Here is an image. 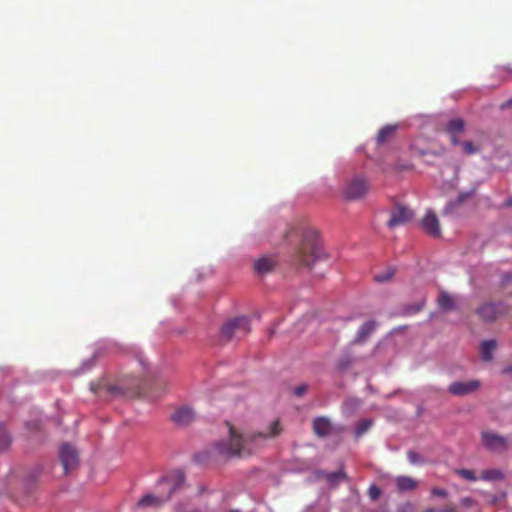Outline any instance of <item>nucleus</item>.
I'll use <instances>...</instances> for the list:
<instances>
[{
  "instance_id": "5fc2aeb1",
  "label": "nucleus",
  "mask_w": 512,
  "mask_h": 512,
  "mask_svg": "<svg viewBox=\"0 0 512 512\" xmlns=\"http://www.w3.org/2000/svg\"><path fill=\"white\" fill-rule=\"evenodd\" d=\"M229 512H241V511L238 509H233V510H230Z\"/></svg>"
},
{
  "instance_id": "603ef678",
  "label": "nucleus",
  "mask_w": 512,
  "mask_h": 512,
  "mask_svg": "<svg viewBox=\"0 0 512 512\" xmlns=\"http://www.w3.org/2000/svg\"><path fill=\"white\" fill-rule=\"evenodd\" d=\"M139 362H140V364H141L143 367H146V363H145V361H144L143 356H139Z\"/></svg>"
},
{
  "instance_id": "aec40b11",
  "label": "nucleus",
  "mask_w": 512,
  "mask_h": 512,
  "mask_svg": "<svg viewBox=\"0 0 512 512\" xmlns=\"http://www.w3.org/2000/svg\"><path fill=\"white\" fill-rule=\"evenodd\" d=\"M437 303L438 306L445 311H451L456 308V298L445 291L440 292Z\"/></svg>"
},
{
  "instance_id": "3c124183",
  "label": "nucleus",
  "mask_w": 512,
  "mask_h": 512,
  "mask_svg": "<svg viewBox=\"0 0 512 512\" xmlns=\"http://www.w3.org/2000/svg\"><path fill=\"white\" fill-rule=\"evenodd\" d=\"M185 331H186V329L181 328V329H176V330H174V333H176L177 335H181V334H183Z\"/></svg>"
},
{
  "instance_id": "4468645a",
  "label": "nucleus",
  "mask_w": 512,
  "mask_h": 512,
  "mask_svg": "<svg viewBox=\"0 0 512 512\" xmlns=\"http://www.w3.org/2000/svg\"><path fill=\"white\" fill-rule=\"evenodd\" d=\"M423 231L433 238L441 235L440 224L437 216L433 212H427L420 222Z\"/></svg>"
},
{
  "instance_id": "6e6d98bb",
  "label": "nucleus",
  "mask_w": 512,
  "mask_h": 512,
  "mask_svg": "<svg viewBox=\"0 0 512 512\" xmlns=\"http://www.w3.org/2000/svg\"><path fill=\"white\" fill-rule=\"evenodd\" d=\"M235 320L240 321V320H245V319L244 318H236Z\"/></svg>"
},
{
  "instance_id": "9d476101",
  "label": "nucleus",
  "mask_w": 512,
  "mask_h": 512,
  "mask_svg": "<svg viewBox=\"0 0 512 512\" xmlns=\"http://www.w3.org/2000/svg\"><path fill=\"white\" fill-rule=\"evenodd\" d=\"M59 454L65 473H68L78 465V452L72 445L64 443L60 448Z\"/></svg>"
},
{
  "instance_id": "13d9d810",
  "label": "nucleus",
  "mask_w": 512,
  "mask_h": 512,
  "mask_svg": "<svg viewBox=\"0 0 512 512\" xmlns=\"http://www.w3.org/2000/svg\"><path fill=\"white\" fill-rule=\"evenodd\" d=\"M191 512H201L200 510L196 509V510H193Z\"/></svg>"
},
{
  "instance_id": "5701e85b",
  "label": "nucleus",
  "mask_w": 512,
  "mask_h": 512,
  "mask_svg": "<svg viewBox=\"0 0 512 512\" xmlns=\"http://www.w3.org/2000/svg\"><path fill=\"white\" fill-rule=\"evenodd\" d=\"M496 341L493 339L484 340L480 344L481 359L489 362L493 358V351L496 348Z\"/></svg>"
},
{
  "instance_id": "a211bd4d",
  "label": "nucleus",
  "mask_w": 512,
  "mask_h": 512,
  "mask_svg": "<svg viewBox=\"0 0 512 512\" xmlns=\"http://www.w3.org/2000/svg\"><path fill=\"white\" fill-rule=\"evenodd\" d=\"M397 125H386L381 128L376 136L377 145H383L392 140L396 134Z\"/></svg>"
},
{
  "instance_id": "a18cd8bd",
  "label": "nucleus",
  "mask_w": 512,
  "mask_h": 512,
  "mask_svg": "<svg viewBox=\"0 0 512 512\" xmlns=\"http://www.w3.org/2000/svg\"><path fill=\"white\" fill-rule=\"evenodd\" d=\"M277 325H273L272 327L268 328V334L269 336H272L276 332Z\"/></svg>"
},
{
  "instance_id": "6ab92c4d",
  "label": "nucleus",
  "mask_w": 512,
  "mask_h": 512,
  "mask_svg": "<svg viewBox=\"0 0 512 512\" xmlns=\"http://www.w3.org/2000/svg\"><path fill=\"white\" fill-rule=\"evenodd\" d=\"M395 484L399 492L412 491L417 487V481L410 476L396 477Z\"/></svg>"
},
{
  "instance_id": "473e14b6",
  "label": "nucleus",
  "mask_w": 512,
  "mask_h": 512,
  "mask_svg": "<svg viewBox=\"0 0 512 512\" xmlns=\"http://www.w3.org/2000/svg\"><path fill=\"white\" fill-rule=\"evenodd\" d=\"M393 275H394V270L389 269L386 272L375 274L374 279H375V281H377L379 283H383V282L390 280L393 277Z\"/></svg>"
},
{
  "instance_id": "ea45409f",
  "label": "nucleus",
  "mask_w": 512,
  "mask_h": 512,
  "mask_svg": "<svg viewBox=\"0 0 512 512\" xmlns=\"http://www.w3.org/2000/svg\"><path fill=\"white\" fill-rule=\"evenodd\" d=\"M327 475H328V472L327 471H324V470H317L315 472V476L318 478V479H325L327 478Z\"/></svg>"
},
{
  "instance_id": "f8f14e48",
  "label": "nucleus",
  "mask_w": 512,
  "mask_h": 512,
  "mask_svg": "<svg viewBox=\"0 0 512 512\" xmlns=\"http://www.w3.org/2000/svg\"><path fill=\"white\" fill-rule=\"evenodd\" d=\"M248 324L249 322H225L220 329L221 339L228 341L237 333L246 334L250 329Z\"/></svg>"
},
{
  "instance_id": "c9c22d12",
  "label": "nucleus",
  "mask_w": 512,
  "mask_h": 512,
  "mask_svg": "<svg viewBox=\"0 0 512 512\" xmlns=\"http://www.w3.org/2000/svg\"><path fill=\"white\" fill-rule=\"evenodd\" d=\"M308 391V385L303 383L294 388L293 394L296 397H302Z\"/></svg>"
},
{
  "instance_id": "a19ab883",
  "label": "nucleus",
  "mask_w": 512,
  "mask_h": 512,
  "mask_svg": "<svg viewBox=\"0 0 512 512\" xmlns=\"http://www.w3.org/2000/svg\"><path fill=\"white\" fill-rule=\"evenodd\" d=\"M27 427L32 430L40 429V423L38 421H33L31 423H27Z\"/></svg>"
},
{
  "instance_id": "7c9ffc66",
  "label": "nucleus",
  "mask_w": 512,
  "mask_h": 512,
  "mask_svg": "<svg viewBox=\"0 0 512 512\" xmlns=\"http://www.w3.org/2000/svg\"><path fill=\"white\" fill-rule=\"evenodd\" d=\"M456 473L459 476H461L462 478H464L465 480H468V481H476L477 480V477L473 470L463 468V469L456 470Z\"/></svg>"
},
{
  "instance_id": "1a4fd4ad",
  "label": "nucleus",
  "mask_w": 512,
  "mask_h": 512,
  "mask_svg": "<svg viewBox=\"0 0 512 512\" xmlns=\"http://www.w3.org/2000/svg\"><path fill=\"white\" fill-rule=\"evenodd\" d=\"M481 441L486 449L492 452H505L508 449V440L494 432L484 431L481 433Z\"/></svg>"
},
{
  "instance_id": "bb28decb",
  "label": "nucleus",
  "mask_w": 512,
  "mask_h": 512,
  "mask_svg": "<svg viewBox=\"0 0 512 512\" xmlns=\"http://www.w3.org/2000/svg\"><path fill=\"white\" fill-rule=\"evenodd\" d=\"M373 425V420L366 418L360 420L355 428H354V435L356 438H360L363 434H365Z\"/></svg>"
},
{
  "instance_id": "7ed1b4c3",
  "label": "nucleus",
  "mask_w": 512,
  "mask_h": 512,
  "mask_svg": "<svg viewBox=\"0 0 512 512\" xmlns=\"http://www.w3.org/2000/svg\"><path fill=\"white\" fill-rule=\"evenodd\" d=\"M321 243L318 233L313 228L303 231L302 242L298 251V262L303 266H311L320 256Z\"/></svg>"
},
{
  "instance_id": "f257e3e1",
  "label": "nucleus",
  "mask_w": 512,
  "mask_h": 512,
  "mask_svg": "<svg viewBox=\"0 0 512 512\" xmlns=\"http://www.w3.org/2000/svg\"><path fill=\"white\" fill-rule=\"evenodd\" d=\"M229 439L220 440L215 443L216 450L225 456H247L250 455L260 443L263 441L276 437L281 432L280 423L278 420L273 421L267 431L251 433L242 435L237 433L233 426L228 424Z\"/></svg>"
},
{
  "instance_id": "20e7f679",
  "label": "nucleus",
  "mask_w": 512,
  "mask_h": 512,
  "mask_svg": "<svg viewBox=\"0 0 512 512\" xmlns=\"http://www.w3.org/2000/svg\"><path fill=\"white\" fill-rule=\"evenodd\" d=\"M183 482L184 475L182 473L179 474L177 481L173 483L167 477L161 478L158 481V485L167 486L168 493L165 496H155L152 494H146L138 501V506L142 508L150 506L160 507L163 503L170 499L171 495L183 484Z\"/></svg>"
},
{
  "instance_id": "393cba45",
  "label": "nucleus",
  "mask_w": 512,
  "mask_h": 512,
  "mask_svg": "<svg viewBox=\"0 0 512 512\" xmlns=\"http://www.w3.org/2000/svg\"><path fill=\"white\" fill-rule=\"evenodd\" d=\"M348 479L346 472L343 467H341L338 471L328 472L326 481L332 487H337L341 481H345Z\"/></svg>"
},
{
  "instance_id": "c85d7f7f",
  "label": "nucleus",
  "mask_w": 512,
  "mask_h": 512,
  "mask_svg": "<svg viewBox=\"0 0 512 512\" xmlns=\"http://www.w3.org/2000/svg\"><path fill=\"white\" fill-rule=\"evenodd\" d=\"M504 474L498 469H489L482 472L481 479L485 481H497L502 480Z\"/></svg>"
},
{
  "instance_id": "49530a36",
  "label": "nucleus",
  "mask_w": 512,
  "mask_h": 512,
  "mask_svg": "<svg viewBox=\"0 0 512 512\" xmlns=\"http://www.w3.org/2000/svg\"><path fill=\"white\" fill-rule=\"evenodd\" d=\"M503 373L505 374H508V375H512V364L507 366L504 370H503Z\"/></svg>"
},
{
  "instance_id": "c756f323",
  "label": "nucleus",
  "mask_w": 512,
  "mask_h": 512,
  "mask_svg": "<svg viewBox=\"0 0 512 512\" xmlns=\"http://www.w3.org/2000/svg\"><path fill=\"white\" fill-rule=\"evenodd\" d=\"M408 460L413 465H421L424 463V458L414 450H409L407 452Z\"/></svg>"
},
{
  "instance_id": "ddd939ff",
  "label": "nucleus",
  "mask_w": 512,
  "mask_h": 512,
  "mask_svg": "<svg viewBox=\"0 0 512 512\" xmlns=\"http://www.w3.org/2000/svg\"><path fill=\"white\" fill-rule=\"evenodd\" d=\"M125 395V388L118 385H110L98 381V399L106 401L119 399Z\"/></svg>"
},
{
  "instance_id": "b1692460",
  "label": "nucleus",
  "mask_w": 512,
  "mask_h": 512,
  "mask_svg": "<svg viewBox=\"0 0 512 512\" xmlns=\"http://www.w3.org/2000/svg\"><path fill=\"white\" fill-rule=\"evenodd\" d=\"M374 330V322H364L363 325L359 328L357 332V336L351 342L352 345H357L363 343L367 336Z\"/></svg>"
},
{
  "instance_id": "09e8293b",
  "label": "nucleus",
  "mask_w": 512,
  "mask_h": 512,
  "mask_svg": "<svg viewBox=\"0 0 512 512\" xmlns=\"http://www.w3.org/2000/svg\"><path fill=\"white\" fill-rule=\"evenodd\" d=\"M504 205L507 207H512V196L505 201Z\"/></svg>"
},
{
  "instance_id": "c03bdc74",
  "label": "nucleus",
  "mask_w": 512,
  "mask_h": 512,
  "mask_svg": "<svg viewBox=\"0 0 512 512\" xmlns=\"http://www.w3.org/2000/svg\"><path fill=\"white\" fill-rule=\"evenodd\" d=\"M469 196H470V193H467V194H461V195H459V196H458L457 201H458L459 203H461V202H463L466 198H468Z\"/></svg>"
},
{
  "instance_id": "f704fd0d",
  "label": "nucleus",
  "mask_w": 512,
  "mask_h": 512,
  "mask_svg": "<svg viewBox=\"0 0 512 512\" xmlns=\"http://www.w3.org/2000/svg\"><path fill=\"white\" fill-rule=\"evenodd\" d=\"M396 512H415V506L411 502H405L397 507Z\"/></svg>"
},
{
  "instance_id": "4be33fe9",
  "label": "nucleus",
  "mask_w": 512,
  "mask_h": 512,
  "mask_svg": "<svg viewBox=\"0 0 512 512\" xmlns=\"http://www.w3.org/2000/svg\"><path fill=\"white\" fill-rule=\"evenodd\" d=\"M274 267V261L270 257H261L254 262V271L259 275L270 272Z\"/></svg>"
},
{
  "instance_id": "58836bf2",
  "label": "nucleus",
  "mask_w": 512,
  "mask_h": 512,
  "mask_svg": "<svg viewBox=\"0 0 512 512\" xmlns=\"http://www.w3.org/2000/svg\"><path fill=\"white\" fill-rule=\"evenodd\" d=\"M461 504L465 507H470L473 504V499L471 497H463L461 499Z\"/></svg>"
},
{
  "instance_id": "dca6fc26",
  "label": "nucleus",
  "mask_w": 512,
  "mask_h": 512,
  "mask_svg": "<svg viewBox=\"0 0 512 512\" xmlns=\"http://www.w3.org/2000/svg\"><path fill=\"white\" fill-rule=\"evenodd\" d=\"M171 419L179 426H187L195 419V412L189 407H181L173 413Z\"/></svg>"
},
{
  "instance_id": "39448f33",
  "label": "nucleus",
  "mask_w": 512,
  "mask_h": 512,
  "mask_svg": "<svg viewBox=\"0 0 512 512\" xmlns=\"http://www.w3.org/2000/svg\"><path fill=\"white\" fill-rule=\"evenodd\" d=\"M370 189V184L364 176H355L347 181L344 188V196L349 200H357L364 197Z\"/></svg>"
},
{
  "instance_id": "8fccbe9b",
  "label": "nucleus",
  "mask_w": 512,
  "mask_h": 512,
  "mask_svg": "<svg viewBox=\"0 0 512 512\" xmlns=\"http://www.w3.org/2000/svg\"><path fill=\"white\" fill-rule=\"evenodd\" d=\"M302 307H303V308L308 307V303H306V302H301V303H299V304L296 306V308H298V309H301Z\"/></svg>"
},
{
  "instance_id": "37998d69",
  "label": "nucleus",
  "mask_w": 512,
  "mask_h": 512,
  "mask_svg": "<svg viewBox=\"0 0 512 512\" xmlns=\"http://www.w3.org/2000/svg\"><path fill=\"white\" fill-rule=\"evenodd\" d=\"M206 458V454H196L194 455V461L197 463H202Z\"/></svg>"
},
{
  "instance_id": "423d86ee",
  "label": "nucleus",
  "mask_w": 512,
  "mask_h": 512,
  "mask_svg": "<svg viewBox=\"0 0 512 512\" xmlns=\"http://www.w3.org/2000/svg\"><path fill=\"white\" fill-rule=\"evenodd\" d=\"M508 307L503 302H487L477 309V315L483 320H496L506 315Z\"/></svg>"
},
{
  "instance_id": "6e6552de",
  "label": "nucleus",
  "mask_w": 512,
  "mask_h": 512,
  "mask_svg": "<svg viewBox=\"0 0 512 512\" xmlns=\"http://www.w3.org/2000/svg\"><path fill=\"white\" fill-rule=\"evenodd\" d=\"M355 345H352L351 343L346 347V349L343 351L342 355L339 357L337 361V369L340 372H346L348 371L353 365L362 362L367 359L366 356L357 354L354 351Z\"/></svg>"
},
{
  "instance_id": "412c9836",
  "label": "nucleus",
  "mask_w": 512,
  "mask_h": 512,
  "mask_svg": "<svg viewBox=\"0 0 512 512\" xmlns=\"http://www.w3.org/2000/svg\"><path fill=\"white\" fill-rule=\"evenodd\" d=\"M362 401L356 397L346 398L342 404V412L345 416L354 415L360 408Z\"/></svg>"
},
{
  "instance_id": "f3484780",
  "label": "nucleus",
  "mask_w": 512,
  "mask_h": 512,
  "mask_svg": "<svg viewBox=\"0 0 512 512\" xmlns=\"http://www.w3.org/2000/svg\"><path fill=\"white\" fill-rule=\"evenodd\" d=\"M426 304V297L424 295L419 296L413 303L405 304L401 308L400 316L411 317L423 310Z\"/></svg>"
},
{
  "instance_id": "e433bc0d",
  "label": "nucleus",
  "mask_w": 512,
  "mask_h": 512,
  "mask_svg": "<svg viewBox=\"0 0 512 512\" xmlns=\"http://www.w3.org/2000/svg\"><path fill=\"white\" fill-rule=\"evenodd\" d=\"M431 493H432V495H434V496L442 497V498H445V497H447V496H448V492H447V490H445V489H443V488H438V487H434V488H432Z\"/></svg>"
},
{
  "instance_id": "864d4df0",
  "label": "nucleus",
  "mask_w": 512,
  "mask_h": 512,
  "mask_svg": "<svg viewBox=\"0 0 512 512\" xmlns=\"http://www.w3.org/2000/svg\"><path fill=\"white\" fill-rule=\"evenodd\" d=\"M422 412H423V408L422 407H418L417 415L419 416Z\"/></svg>"
},
{
  "instance_id": "cd10ccee",
  "label": "nucleus",
  "mask_w": 512,
  "mask_h": 512,
  "mask_svg": "<svg viewBox=\"0 0 512 512\" xmlns=\"http://www.w3.org/2000/svg\"><path fill=\"white\" fill-rule=\"evenodd\" d=\"M11 436L5 425L0 423V452L6 451L11 445Z\"/></svg>"
},
{
  "instance_id": "9b49d317",
  "label": "nucleus",
  "mask_w": 512,
  "mask_h": 512,
  "mask_svg": "<svg viewBox=\"0 0 512 512\" xmlns=\"http://www.w3.org/2000/svg\"><path fill=\"white\" fill-rule=\"evenodd\" d=\"M479 387L480 382L478 380L455 381L448 386L447 391L454 396H465L474 393Z\"/></svg>"
},
{
  "instance_id": "a878e982",
  "label": "nucleus",
  "mask_w": 512,
  "mask_h": 512,
  "mask_svg": "<svg viewBox=\"0 0 512 512\" xmlns=\"http://www.w3.org/2000/svg\"><path fill=\"white\" fill-rule=\"evenodd\" d=\"M464 128V121L461 118H454L447 122L445 130L448 134H461Z\"/></svg>"
},
{
  "instance_id": "4c0bfd02",
  "label": "nucleus",
  "mask_w": 512,
  "mask_h": 512,
  "mask_svg": "<svg viewBox=\"0 0 512 512\" xmlns=\"http://www.w3.org/2000/svg\"><path fill=\"white\" fill-rule=\"evenodd\" d=\"M457 508L455 506L447 507L445 509H435L429 508L425 512H456Z\"/></svg>"
},
{
  "instance_id": "2f4dec72",
  "label": "nucleus",
  "mask_w": 512,
  "mask_h": 512,
  "mask_svg": "<svg viewBox=\"0 0 512 512\" xmlns=\"http://www.w3.org/2000/svg\"><path fill=\"white\" fill-rule=\"evenodd\" d=\"M463 153L466 155H473L479 151V148L471 141H466L462 144Z\"/></svg>"
},
{
  "instance_id": "f03ea898",
  "label": "nucleus",
  "mask_w": 512,
  "mask_h": 512,
  "mask_svg": "<svg viewBox=\"0 0 512 512\" xmlns=\"http://www.w3.org/2000/svg\"><path fill=\"white\" fill-rule=\"evenodd\" d=\"M39 473L32 474L31 476L19 480L16 476L11 475L7 482V493L15 502L20 506L29 504V495L36 487Z\"/></svg>"
},
{
  "instance_id": "0eeeda50",
  "label": "nucleus",
  "mask_w": 512,
  "mask_h": 512,
  "mask_svg": "<svg viewBox=\"0 0 512 512\" xmlns=\"http://www.w3.org/2000/svg\"><path fill=\"white\" fill-rule=\"evenodd\" d=\"M414 212L407 206L396 204L390 212V219L387 225L390 229H394L400 225H404L412 220Z\"/></svg>"
},
{
  "instance_id": "4d7b16f0",
  "label": "nucleus",
  "mask_w": 512,
  "mask_h": 512,
  "mask_svg": "<svg viewBox=\"0 0 512 512\" xmlns=\"http://www.w3.org/2000/svg\"><path fill=\"white\" fill-rule=\"evenodd\" d=\"M91 390L94 391V385L93 383L91 384Z\"/></svg>"
},
{
  "instance_id": "2eb2a0df",
  "label": "nucleus",
  "mask_w": 512,
  "mask_h": 512,
  "mask_svg": "<svg viewBox=\"0 0 512 512\" xmlns=\"http://www.w3.org/2000/svg\"><path fill=\"white\" fill-rule=\"evenodd\" d=\"M312 428L318 437L324 438L331 434L332 423L328 417L319 416L313 419Z\"/></svg>"
},
{
  "instance_id": "72a5a7b5",
  "label": "nucleus",
  "mask_w": 512,
  "mask_h": 512,
  "mask_svg": "<svg viewBox=\"0 0 512 512\" xmlns=\"http://www.w3.org/2000/svg\"><path fill=\"white\" fill-rule=\"evenodd\" d=\"M367 493L370 500L376 501L380 497L382 491L377 485L371 484Z\"/></svg>"
},
{
  "instance_id": "de8ad7c7",
  "label": "nucleus",
  "mask_w": 512,
  "mask_h": 512,
  "mask_svg": "<svg viewBox=\"0 0 512 512\" xmlns=\"http://www.w3.org/2000/svg\"><path fill=\"white\" fill-rule=\"evenodd\" d=\"M512 105V100H509L507 101L506 103L502 104L501 105V108L504 109V108H508Z\"/></svg>"
},
{
  "instance_id": "79ce46f5",
  "label": "nucleus",
  "mask_w": 512,
  "mask_h": 512,
  "mask_svg": "<svg viewBox=\"0 0 512 512\" xmlns=\"http://www.w3.org/2000/svg\"><path fill=\"white\" fill-rule=\"evenodd\" d=\"M450 137H451V143L452 145L456 146V145H459L460 144V140L458 138V135L459 134H449Z\"/></svg>"
}]
</instances>
